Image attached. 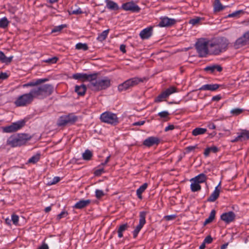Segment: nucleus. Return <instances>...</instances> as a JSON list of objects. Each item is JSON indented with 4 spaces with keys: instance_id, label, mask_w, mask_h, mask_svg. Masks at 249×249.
<instances>
[{
    "instance_id": "nucleus-1",
    "label": "nucleus",
    "mask_w": 249,
    "mask_h": 249,
    "mask_svg": "<svg viewBox=\"0 0 249 249\" xmlns=\"http://www.w3.org/2000/svg\"><path fill=\"white\" fill-rule=\"evenodd\" d=\"M229 42L224 37H218L209 40L210 55H218L225 52L228 49Z\"/></svg>"
},
{
    "instance_id": "nucleus-17",
    "label": "nucleus",
    "mask_w": 249,
    "mask_h": 249,
    "mask_svg": "<svg viewBox=\"0 0 249 249\" xmlns=\"http://www.w3.org/2000/svg\"><path fill=\"white\" fill-rule=\"evenodd\" d=\"M220 217L221 219L225 223H230L234 220L235 214L233 212L231 211L223 213Z\"/></svg>"
},
{
    "instance_id": "nucleus-4",
    "label": "nucleus",
    "mask_w": 249,
    "mask_h": 249,
    "mask_svg": "<svg viewBox=\"0 0 249 249\" xmlns=\"http://www.w3.org/2000/svg\"><path fill=\"white\" fill-rule=\"evenodd\" d=\"M209 40L206 39H200L196 44V48L198 56L200 57H206L210 55Z\"/></svg>"
},
{
    "instance_id": "nucleus-21",
    "label": "nucleus",
    "mask_w": 249,
    "mask_h": 249,
    "mask_svg": "<svg viewBox=\"0 0 249 249\" xmlns=\"http://www.w3.org/2000/svg\"><path fill=\"white\" fill-rule=\"evenodd\" d=\"M91 201L89 199L87 200H80L78 202H77L73 206V208L78 209H83L87 206H88Z\"/></svg>"
},
{
    "instance_id": "nucleus-50",
    "label": "nucleus",
    "mask_w": 249,
    "mask_h": 249,
    "mask_svg": "<svg viewBox=\"0 0 249 249\" xmlns=\"http://www.w3.org/2000/svg\"><path fill=\"white\" fill-rule=\"evenodd\" d=\"M244 39L247 41L248 44H249V30L245 32L242 36Z\"/></svg>"
},
{
    "instance_id": "nucleus-51",
    "label": "nucleus",
    "mask_w": 249,
    "mask_h": 249,
    "mask_svg": "<svg viewBox=\"0 0 249 249\" xmlns=\"http://www.w3.org/2000/svg\"><path fill=\"white\" fill-rule=\"evenodd\" d=\"M18 216L17 215H13L12 216V220L15 225H17L18 222Z\"/></svg>"
},
{
    "instance_id": "nucleus-12",
    "label": "nucleus",
    "mask_w": 249,
    "mask_h": 249,
    "mask_svg": "<svg viewBox=\"0 0 249 249\" xmlns=\"http://www.w3.org/2000/svg\"><path fill=\"white\" fill-rule=\"evenodd\" d=\"M121 8L124 11L132 13H139L141 10L140 7L133 1L123 3Z\"/></svg>"
},
{
    "instance_id": "nucleus-13",
    "label": "nucleus",
    "mask_w": 249,
    "mask_h": 249,
    "mask_svg": "<svg viewBox=\"0 0 249 249\" xmlns=\"http://www.w3.org/2000/svg\"><path fill=\"white\" fill-rule=\"evenodd\" d=\"M145 216L146 213L145 212H141L140 213V219H139V224L137 225L133 231V237L134 238H136L137 236L139 231H141L143 225L145 223Z\"/></svg>"
},
{
    "instance_id": "nucleus-3",
    "label": "nucleus",
    "mask_w": 249,
    "mask_h": 249,
    "mask_svg": "<svg viewBox=\"0 0 249 249\" xmlns=\"http://www.w3.org/2000/svg\"><path fill=\"white\" fill-rule=\"evenodd\" d=\"M95 77L92 81H90V85L92 86L93 89L99 91L105 89L110 86L111 80L107 77H104L101 78H97V73H93Z\"/></svg>"
},
{
    "instance_id": "nucleus-52",
    "label": "nucleus",
    "mask_w": 249,
    "mask_h": 249,
    "mask_svg": "<svg viewBox=\"0 0 249 249\" xmlns=\"http://www.w3.org/2000/svg\"><path fill=\"white\" fill-rule=\"evenodd\" d=\"M176 217V215L175 214L166 215L164 217V218L167 221L172 220L174 219Z\"/></svg>"
},
{
    "instance_id": "nucleus-9",
    "label": "nucleus",
    "mask_w": 249,
    "mask_h": 249,
    "mask_svg": "<svg viewBox=\"0 0 249 249\" xmlns=\"http://www.w3.org/2000/svg\"><path fill=\"white\" fill-rule=\"evenodd\" d=\"M25 125L24 120H20L13 123L10 125L6 126L3 128V131L6 133L14 132L22 128Z\"/></svg>"
},
{
    "instance_id": "nucleus-57",
    "label": "nucleus",
    "mask_w": 249,
    "mask_h": 249,
    "mask_svg": "<svg viewBox=\"0 0 249 249\" xmlns=\"http://www.w3.org/2000/svg\"><path fill=\"white\" fill-rule=\"evenodd\" d=\"M7 77H8V75L6 73L1 72L0 73V79H5L7 78Z\"/></svg>"
},
{
    "instance_id": "nucleus-16",
    "label": "nucleus",
    "mask_w": 249,
    "mask_h": 249,
    "mask_svg": "<svg viewBox=\"0 0 249 249\" xmlns=\"http://www.w3.org/2000/svg\"><path fill=\"white\" fill-rule=\"evenodd\" d=\"M160 142L159 138L156 137H150L146 139L143 142L144 145L147 147H151L155 145H158Z\"/></svg>"
},
{
    "instance_id": "nucleus-40",
    "label": "nucleus",
    "mask_w": 249,
    "mask_h": 249,
    "mask_svg": "<svg viewBox=\"0 0 249 249\" xmlns=\"http://www.w3.org/2000/svg\"><path fill=\"white\" fill-rule=\"evenodd\" d=\"M169 113L167 111H161L158 113V115L160 118L164 119L165 121H167L169 120Z\"/></svg>"
},
{
    "instance_id": "nucleus-41",
    "label": "nucleus",
    "mask_w": 249,
    "mask_h": 249,
    "mask_svg": "<svg viewBox=\"0 0 249 249\" xmlns=\"http://www.w3.org/2000/svg\"><path fill=\"white\" fill-rule=\"evenodd\" d=\"M92 155V153L90 150H86L83 154L82 157L84 160H89L91 159Z\"/></svg>"
},
{
    "instance_id": "nucleus-60",
    "label": "nucleus",
    "mask_w": 249,
    "mask_h": 249,
    "mask_svg": "<svg viewBox=\"0 0 249 249\" xmlns=\"http://www.w3.org/2000/svg\"><path fill=\"white\" fill-rule=\"evenodd\" d=\"M210 152H211V150H210V148L209 147L205 149V150L204 152V154L205 157H208L209 155Z\"/></svg>"
},
{
    "instance_id": "nucleus-5",
    "label": "nucleus",
    "mask_w": 249,
    "mask_h": 249,
    "mask_svg": "<svg viewBox=\"0 0 249 249\" xmlns=\"http://www.w3.org/2000/svg\"><path fill=\"white\" fill-rule=\"evenodd\" d=\"M34 97L31 90L27 93L19 96L14 102L17 107H24L30 105L33 102Z\"/></svg>"
},
{
    "instance_id": "nucleus-18",
    "label": "nucleus",
    "mask_w": 249,
    "mask_h": 249,
    "mask_svg": "<svg viewBox=\"0 0 249 249\" xmlns=\"http://www.w3.org/2000/svg\"><path fill=\"white\" fill-rule=\"evenodd\" d=\"M153 27H148L143 29L140 33V36L142 39L149 38L152 35Z\"/></svg>"
},
{
    "instance_id": "nucleus-48",
    "label": "nucleus",
    "mask_w": 249,
    "mask_h": 249,
    "mask_svg": "<svg viewBox=\"0 0 249 249\" xmlns=\"http://www.w3.org/2000/svg\"><path fill=\"white\" fill-rule=\"evenodd\" d=\"M68 213L67 211H62L60 213H59L58 215H57V219L58 220H60L63 217H66L68 215Z\"/></svg>"
},
{
    "instance_id": "nucleus-44",
    "label": "nucleus",
    "mask_w": 249,
    "mask_h": 249,
    "mask_svg": "<svg viewBox=\"0 0 249 249\" xmlns=\"http://www.w3.org/2000/svg\"><path fill=\"white\" fill-rule=\"evenodd\" d=\"M245 13V11L243 10H240L236 11L234 12H233L231 14H229L228 16V17L229 18H232V17H238L239 15L240 14H244Z\"/></svg>"
},
{
    "instance_id": "nucleus-63",
    "label": "nucleus",
    "mask_w": 249,
    "mask_h": 249,
    "mask_svg": "<svg viewBox=\"0 0 249 249\" xmlns=\"http://www.w3.org/2000/svg\"><path fill=\"white\" fill-rule=\"evenodd\" d=\"M242 24L245 26H249V18L243 21L242 22Z\"/></svg>"
},
{
    "instance_id": "nucleus-56",
    "label": "nucleus",
    "mask_w": 249,
    "mask_h": 249,
    "mask_svg": "<svg viewBox=\"0 0 249 249\" xmlns=\"http://www.w3.org/2000/svg\"><path fill=\"white\" fill-rule=\"evenodd\" d=\"M221 97L220 96V95H218L213 97L212 100L213 101H218L221 99Z\"/></svg>"
},
{
    "instance_id": "nucleus-55",
    "label": "nucleus",
    "mask_w": 249,
    "mask_h": 249,
    "mask_svg": "<svg viewBox=\"0 0 249 249\" xmlns=\"http://www.w3.org/2000/svg\"><path fill=\"white\" fill-rule=\"evenodd\" d=\"M145 123V121H138V122H135L133 124V125L134 126H135V125H143Z\"/></svg>"
},
{
    "instance_id": "nucleus-11",
    "label": "nucleus",
    "mask_w": 249,
    "mask_h": 249,
    "mask_svg": "<svg viewBox=\"0 0 249 249\" xmlns=\"http://www.w3.org/2000/svg\"><path fill=\"white\" fill-rule=\"evenodd\" d=\"M177 92V89L175 87H170L168 89H167L161 92L158 96L156 98L155 102H160L164 100L171 94Z\"/></svg>"
},
{
    "instance_id": "nucleus-7",
    "label": "nucleus",
    "mask_w": 249,
    "mask_h": 249,
    "mask_svg": "<svg viewBox=\"0 0 249 249\" xmlns=\"http://www.w3.org/2000/svg\"><path fill=\"white\" fill-rule=\"evenodd\" d=\"M100 120L102 122L113 125L119 123V119L117 115L109 111L103 113L100 116Z\"/></svg>"
},
{
    "instance_id": "nucleus-14",
    "label": "nucleus",
    "mask_w": 249,
    "mask_h": 249,
    "mask_svg": "<svg viewBox=\"0 0 249 249\" xmlns=\"http://www.w3.org/2000/svg\"><path fill=\"white\" fill-rule=\"evenodd\" d=\"M249 140V131L246 129H242L237 133V136L234 139L231 140V142H242Z\"/></svg>"
},
{
    "instance_id": "nucleus-49",
    "label": "nucleus",
    "mask_w": 249,
    "mask_h": 249,
    "mask_svg": "<svg viewBox=\"0 0 249 249\" xmlns=\"http://www.w3.org/2000/svg\"><path fill=\"white\" fill-rule=\"evenodd\" d=\"M57 59H58L57 57H54L51 58H49L45 60L44 61L46 63L53 64L57 62Z\"/></svg>"
},
{
    "instance_id": "nucleus-26",
    "label": "nucleus",
    "mask_w": 249,
    "mask_h": 249,
    "mask_svg": "<svg viewBox=\"0 0 249 249\" xmlns=\"http://www.w3.org/2000/svg\"><path fill=\"white\" fill-rule=\"evenodd\" d=\"M74 90L78 95L83 96L85 95L87 90V88L86 86L83 84L80 86L76 85L75 87Z\"/></svg>"
},
{
    "instance_id": "nucleus-6",
    "label": "nucleus",
    "mask_w": 249,
    "mask_h": 249,
    "mask_svg": "<svg viewBox=\"0 0 249 249\" xmlns=\"http://www.w3.org/2000/svg\"><path fill=\"white\" fill-rule=\"evenodd\" d=\"M30 137L27 134H22L18 137H10L7 141V144L12 147H17L24 144Z\"/></svg>"
},
{
    "instance_id": "nucleus-54",
    "label": "nucleus",
    "mask_w": 249,
    "mask_h": 249,
    "mask_svg": "<svg viewBox=\"0 0 249 249\" xmlns=\"http://www.w3.org/2000/svg\"><path fill=\"white\" fill-rule=\"evenodd\" d=\"M175 128V126L173 124H170L165 128V131L173 130Z\"/></svg>"
},
{
    "instance_id": "nucleus-28",
    "label": "nucleus",
    "mask_w": 249,
    "mask_h": 249,
    "mask_svg": "<svg viewBox=\"0 0 249 249\" xmlns=\"http://www.w3.org/2000/svg\"><path fill=\"white\" fill-rule=\"evenodd\" d=\"M148 186L147 183H144L136 191V194L138 198L140 199L142 198V194L145 191Z\"/></svg>"
},
{
    "instance_id": "nucleus-53",
    "label": "nucleus",
    "mask_w": 249,
    "mask_h": 249,
    "mask_svg": "<svg viewBox=\"0 0 249 249\" xmlns=\"http://www.w3.org/2000/svg\"><path fill=\"white\" fill-rule=\"evenodd\" d=\"M213 241V238L211 236H207L205 239L204 240L203 242L205 244H210L212 243Z\"/></svg>"
},
{
    "instance_id": "nucleus-33",
    "label": "nucleus",
    "mask_w": 249,
    "mask_h": 249,
    "mask_svg": "<svg viewBox=\"0 0 249 249\" xmlns=\"http://www.w3.org/2000/svg\"><path fill=\"white\" fill-rule=\"evenodd\" d=\"M207 131V129L204 128L197 127L194 129L192 131L193 135L196 136L199 135L204 134Z\"/></svg>"
},
{
    "instance_id": "nucleus-19",
    "label": "nucleus",
    "mask_w": 249,
    "mask_h": 249,
    "mask_svg": "<svg viewBox=\"0 0 249 249\" xmlns=\"http://www.w3.org/2000/svg\"><path fill=\"white\" fill-rule=\"evenodd\" d=\"M176 21L174 19L170 18L167 17H164L161 18V20L160 22L159 25L160 27H166L170 26L174 24Z\"/></svg>"
},
{
    "instance_id": "nucleus-62",
    "label": "nucleus",
    "mask_w": 249,
    "mask_h": 249,
    "mask_svg": "<svg viewBox=\"0 0 249 249\" xmlns=\"http://www.w3.org/2000/svg\"><path fill=\"white\" fill-rule=\"evenodd\" d=\"M38 249H49V247L46 244L43 243Z\"/></svg>"
},
{
    "instance_id": "nucleus-61",
    "label": "nucleus",
    "mask_w": 249,
    "mask_h": 249,
    "mask_svg": "<svg viewBox=\"0 0 249 249\" xmlns=\"http://www.w3.org/2000/svg\"><path fill=\"white\" fill-rule=\"evenodd\" d=\"M209 148L211 150V152L213 153H216L218 151V148L216 146H213Z\"/></svg>"
},
{
    "instance_id": "nucleus-8",
    "label": "nucleus",
    "mask_w": 249,
    "mask_h": 249,
    "mask_svg": "<svg viewBox=\"0 0 249 249\" xmlns=\"http://www.w3.org/2000/svg\"><path fill=\"white\" fill-rule=\"evenodd\" d=\"M142 80L137 77H134L127 80L118 87L119 91L126 90L129 88L138 85Z\"/></svg>"
},
{
    "instance_id": "nucleus-42",
    "label": "nucleus",
    "mask_w": 249,
    "mask_h": 249,
    "mask_svg": "<svg viewBox=\"0 0 249 249\" xmlns=\"http://www.w3.org/2000/svg\"><path fill=\"white\" fill-rule=\"evenodd\" d=\"M69 12L70 15H79L83 13L80 8L74 9L73 7H71V10L69 11Z\"/></svg>"
},
{
    "instance_id": "nucleus-43",
    "label": "nucleus",
    "mask_w": 249,
    "mask_h": 249,
    "mask_svg": "<svg viewBox=\"0 0 249 249\" xmlns=\"http://www.w3.org/2000/svg\"><path fill=\"white\" fill-rule=\"evenodd\" d=\"M202 19V18H201L200 17H196L194 18L191 19L189 20V23L193 25H196L198 24L200 21Z\"/></svg>"
},
{
    "instance_id": "nucleus-25",
    "label": "nucleus",
    "mask_w": 249,
    "mask_h": 249,
    "mask_svg": "<svg viewBox=\"0 0 249 249\" xmlns=\"http://www.w3.org/2000/svg\"><path fill=\"white\" fill-rule=\"evenodd\" d=\"M48 80L47 79H38L35 81H33L30 82L28 83L22 85V87H35L36 86H37L43 82L47 81Z\"/></svg>"
},
{
    "instance_id": "nucleus-32",
    "label": "nucleus",
    "mask_w": 249,
    "mask_h": 249,
    "mask_svg": "<svg viewBox=\"0 0 249 249\" xmlns=\"http://www.w3.org/2000/svg\"><path fill=\"white\" fill-rule=\"evenodd\" d=\"M13 57L12 56L7 57L2 52L0 51V61L1 62L9 63L12 61Z\"/></svg>"
},
{
    "instance_id": "nucleus-30",
    "label": "nucleus",
    "mask_w": 249,
    "mask_h": 249,
    "mask_svg": "<svg viewBox=\"0 0 249 249\" xmlns=\"http://www.w3.org/2000/svg\"><path fill=\"white\" fill-rule=\"evenodd\" d=\"M190 181L191 182L190 188L192 192H195L201 190V187L199 184L193 180L192 178L190 179Z\"/></svg>"
},
{
    "instance_id": "nucleus-38",
    "label": "nucleus",
    "mask_w": 249,
    "mask_h": 249,
    "mask_svg": "<svg viewBox=\"0 0 249 249\" xmlns=\"http://www.w3.org/2000/svg\"><path fill=\"white\" fill-rule=\"evenodd\" d=\"M75 49L77 50H82L87 51L89 49V47L86 43H78L75 45Z\"/></svg>"
},
{
    "instance_id": "nucleus-27",
    "label": "nucleus",
    "mask_w": 249,
    "mask_h": 249,
    "mask_svg": "<svg viewBox=\"0 0 249 249\" xmlns=\"http://www.w3.org/2000/svg\"><path fill=\"white\" fill-rule=\"evenodd\" d=\"M107 7L111 10H117L119 9L118 5L111 0H106Z\"/></svg>"
},
{
    "instance_id": "nucleus-64",
    "label": "nucleus",
    "mask_w": 249,
    "mask_h": 249,
    "mask_svg": "<svg viewBox=\"0 0 249 249\" xmlns=\"http://www.w3.org/2000/svg\"><path fill=\"white\" fill-rule=\"evenodd\" d=\"M120 49L121 51H122L124 53H125L126 52L125 46L124 44H122L120 46Z\"/></svg>"
},
{
    "instance_id": "nucleus-37",
    "label": "nucleus",
    "mask_w": 249,
    "mask_h": 249,
    "mask_svg": "<svg viewBox=\"0 0 249 249\" xmlns=\"http://www.w3.org/2000/svg\"><path fill=\"white\" fill-rule=\"evenodd\" d=\"M9 23V21L6 17H3L0 19V27L6 28Z\"/></svg>"
},
{
    "instance_id": "nucleus-46",
    "label": "nucleus",
    "mask_w": 249,
    "mask_h": 249,
    "mask_svg": "<svg viewBox=\"0 0 249 249\" xmlns=\"http://www.w3.org/2000/svg\"><path fill=\"white\" fill-rule=\"evenodd\" d=\"M243 110L241 108H236L231 110V113L232 115L237 116L243 112Z\"/></svg>"
},
{
    "instance_id": "nucleus-20",
    "label": "nucleus",
    "mask_w": 249,
    "mask_h": 249,
    "mask_svg": "<svg viewBox=\"0 0 249 249\" xmlns=\"http://www.w3.org/2000/svg\"><path fill=\"white\" fill-rule=\"evenodd\" d=\"M220 183L215 188L214 191L208 198L207 200L210 202H214L219 196L220 192Z\"/></svg>"
},
{
    "instance_id": "nucleus-22",
    "label": "nucleus",
    "mask_w": 249,
    "mask_h": 249,
    "mask_svg": "<svg viewBox=\"0 0 249 249\" xmlns=\"http://www.w3.org/2000/svg\"><path fill=\"white\" fill-rule=\"evenodd\" d=\"M220 87V85L217 84H206L203 85L199 88V90H210L215 91L217 89Z\"/></svg>"
},
{
    "instance_id": "nucleus-24",
    "label": "nucleus",
    "mask_w": 249,
    "mask_h": 249,
    "mask_svg": "<svg viewBox=\"0 0 249 249\" xmlns=\"http://www.w3.org/2000/svg\"><path fill=\"white\" fill-rule=\"evenodd\" d=\"M248 44L247 41L241 36L236 40L234 43L233 46L235 49H239Z\"/></svg>"
},
{
    "instance_id": "nucleus-23",
    "label": "nucleus",
    "mask_w": 249,
    "mask_h": 249,
    "mask_svg": "<svg viewBox=\"0 0 249 249\" xmlns=\"http://www.w3.org/2000/svg\"><path fill=\"white\" fill-rule=\"evenodd\" d=\"M223 70L222 67L219 65H213L206 67L204 70L210 73H213L215 71L221 72Z\"/></svg>"
},
{
    "instance_id": "nucleus-29",
    "label": "nucleus",
    "mask_w": 249,
    "mask_h": 249,
    "mask_svg": "<svg viewBox=\"0 0 249 249\" xmlns=\"http://www.w3.org/2000/svg\"><path fill=\"white\" fill-rule=\"evenodd\" d=\"M192 179L197 183H200L205 182L207 180V177L204 174H200Z\"/></svg>"
},
{
    "instance_id": "nucleus-31",
    "label": "nucleus",
    "mask_w": 249,
    "mask_h": 249,
    "mask_svg": "<svg viewBox=\"0 0 249 249\" xmlns=\"http://www.w3.org/2000/svg\"><path fill=\"white\" fill-rule=\"evenodd\" d=\"M213 8L214 12H219L225 8L220 2V0H215L213 3Z\"/></svg>"
},
{
    "instance_id": "nucleus-59",
    "label": "nucleus",
    "mask_w": 249,
    "mask_h": 249,
    "mask_svg": "<svg viewBox=\"0 0 249 249\" xmlns=\"http://www.w3.org/2000/svg\"><path fill=\"white\" fill-rule=\"evenodd\" d=\"M196 148H197V145H196L195 146H189L187 147L186 148V149L188 152H190L192 150H194Z\"/></svg>"
},
{
    "instance_id": "nucleus-39",
    "label": "nucleus",
    "mask_w": 249,
    "mask_h": 249,
    "mask_svg": "<svg viewBox=\"0 0 249 249\" xmlns=\"http://www.w3.org/2000/svg\"><path fill=\"white\" fill-rule=\"evenodd\" d=\"M108 34V30L104 31L101 34H100L98 37L97 39L100 41H102L106 39Z\"/></svg>"
},
{
    "instance_id": "nucleus-15",
    "label": "nucleus",
    "mask_w": 249,
    "mask_h": 249,
    "mask_svg": "<svg viewBox=\"0 0 249 249\" xmlns=\"http://www.w3.org/2000/svg\"><path fill=\"white\" fill-rule=\"evenodd\" d=\"M72 77L74 79H81L83 82L92 81L95 77V75L92 74H88L87 73H76L73 74Z\"/></svg>"
},
{
    "instance_id": "nucleus-58",
    "label": "nucleus",
    "mask_w": 249,
    "mask_h": 249,
    "mask_svg": "<svg viewBox=\"0 0 249 249\" xmlns=\"http://www.w3.org/2000/svg\"><path fill=\"white\" fill-rule=\"evenodd\" d=\"M60 180V178L58 177H54L53 179V181L50 183V184H54L58 182H59Z\"/></svg>"
},
{
    "instance_id": "nucleus-45",
    "label": "nucleus",
    "mask_w": 249,
    "mask_h": 249,
    "mask_svg": "<svg viewBox=\"0 0 249 249\" xmlns=\"http://www.w3.org/2000/svg\"><path fill=\"white\" fill-rule=\"evenodd\" d=\"M67 27L66 24H62L57 26L54 27L52 30V33H55L61 31L63 28Z\"/></svg>"
},
{
    "instance_id": "nucleus-34",
    "label": "nucleus",
    "mask_w": 249,
    "mask_h": 249,
    "mask_svg": "<svg viewBox=\"0 0 249 249\" xmlns=\"http://www.w3.org/2000/svg\"><path fill=\"white\" fill-rule=\"evenodd\" d=\"M215 211L213 210L211 212L210 215L209 217L206 219L205 221L204 222V225H206L207 224L210 223L212 222L215 218Z\"/></svg>"
},
{
    "instance_id": "nucleus-10",
    "label": "nucleus",
    "mask_w": 249,
    "mask_h": 249,
    "mask_svg": "<svg viewBox=\"0 0 249 249\" xmlns=\"http://www.w3.org/2000/svg\"><path fill=\"white\" fill-rule=\"evenodd\" d=\"M77 120V116L72 114H70L60 117L58 121L57 124L58 126H64L67 124H72Z\"/></svg>"
},
{
    "instance_id": "nucleus-36",
    "label": "nucleus",
    "mask_w": 249,
    "mask_h": 249,
    "mask_svg": "<svg viewBox=\"0 0 249 249\" xmlns=\"http://www.w3.org/2000/svg\"><path fill=\"white\" fill-rule=\"evenodd\" d=\"M40 158V154L37 153L35 155L32 156L31 158H30L28 162V163L35 164L36 163Z\"/></svg>"
},
{
    "instance_id": "nucleus-35",
    "label": "nucleus",
    "mask_w": 249,
    "mask_h": 249,
    "mask_svg": "<svg viewBox=\"0 0 249 249\" xmlns=\"http://www.w3.org/2000/svg\"><path fill=\"white\" fill-rule=\"evenodd\" d=\"M128 228V225L127 223L121 225L118 230V237L121 238L123 236V232Z\"/></svg>"
},
{
    "instance_id": "nucleus-2",
    "label": "nucleus",
    "mask_w": 249,
    "mask_h": 249,
    "mask_svg": "<svg viewBox=\"0 0 249 249\" xmlns=\"http://www.w3.org/2000/svg\"><path fill=\"white\" fill-rule=\"evenodd\" d=\"M53 87L50 84L39 86L31 90L34 98L43 99L52 94Z\"/></svg>"
},
{
    "instance_id": "nucleus-47",
    "label": "nucleus",
    "mask_w": 249,
    "mask_h": 249,
    "mask_svg": "<svg viewBox=\"0 0 249 249\" xmlns=\"http://www.w3.org/2000/svg\"><path fill=\"white\" fill-rule=\"evenodd\" d=\"M105 195V193L102 190H96L95 191V196L97 198H100Z\"/></svg>"
}]
</instances>
